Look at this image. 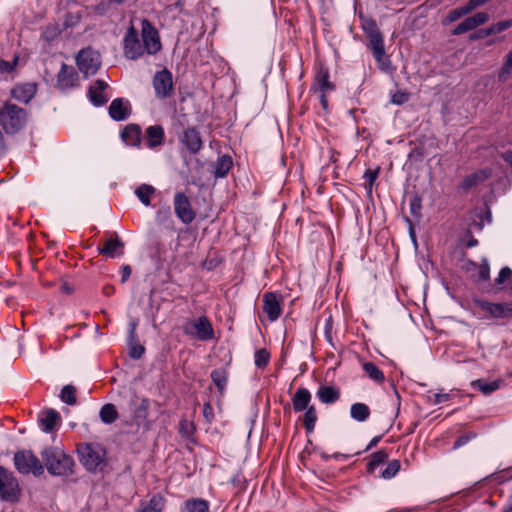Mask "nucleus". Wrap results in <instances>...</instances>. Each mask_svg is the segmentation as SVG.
Returning a JSON list of instances; mask_svg holds the SVG:
<instances>
[{
  "label": "nucleus",
  "instance_id": "47",
  "mask_svg": "<svg viewBox=\"0 0 512 512\" xmlns=\"http://www.w3.org/2000/svg\"><path fill=\"white\" fill-rule=\"evenodd\" d=\"M378 174L379 168L365 170L363 178L368 182V192H371L372 187L378 177Z\"/></svg>",
  "mask_w": 512,
  "mask_h": 512
},
{
  "label": "nucleus",
  "instance_id": "9",
  "mask_svg": "<svg viewBox=\"0 0 512 512\" xmlns=\"http://www.w3.org/2000/svg\"><path fill=\"white\" fill-rule=\"evenodd\" d=\"M475 304L482 311L489 314V318L506 319L512 317V302L495 303L487 300H475Z\"/></svg>",
  "mask_w": 512,
  "mask_h": 512
},
{
  "label": "nucleus",
  "instance_id": "2",
  "mask_svg": "<svg viewBox=\"0 0 512 512\" xmlns=\"http://www.w3.org/2000/svg\"><path fill=\"white\" fill-rule=\"evenodd\" d=\"M47 471L54 476H69L73 473L74 459L64 451L47 447L41 452Z\"/></svg>",
  "mask_w": 512,
  "mask_h": 512
},
{
  "label": "nucleus",
  "instance_id": "51",
  "mask_svg": "<svg viewBox=\"0 0 512 512\" xmlns=\"http://www.w3.org/2000/svg\"><path fill=\"white\" fill-rule=\"evenodd\" d=\"M512 277V270L509 267H503L499 273L498 276L495 279L496 284L501 285L506 280L510 279Z\"/></svg>",
  "mask_w": 512,
  "mask_h": 512
},
{
  "label": "nucleus",
  "instance_id": "34",
  "mask_svg": "<svg viewBox=\"0 0 512 512\" xmlns=\"http://www.w3.org/2000/svg\"><path fill=\"white\" fill-rule=\"evenodd\" d=\"M501 383V380L486 381L484 379H478L472 382V386L477 388L483 394L489 395L498 390Z\"/></svg>",
  "mask_w": 512,
  "mask_h": 512
},
{
  "label": "nucleus",
  "instance_id": "15",
  "mask_svg": "<svg viewBox=\"0 0 512 512\" xmlns=\"http://www.w3.org/2000/svg\"><path fill=\"white\" fill-rule=\"evenodd\" d=\"M263 310L271 322L276 321L282 312L278 295L274 292H266L263 295Z\"/></svg>",
  "mask_w": 512,
  "mask_h": 512
},
{
  "label": "nucleus",
  "instance_id": "36",
  "mask_svg": "<svg viewBox=\"0 0 512 512\" xmlns=\"http://www.w3.org/2000/svg\"><path fill=\"white\" fill-rule=\"evenodd\" d=\"M388 458V454L383 451L379 450L371 454L370 459L367 463V472L368 473H374V471L382 464L385 463V461Z\"/></svg>",
  "mask_w": 512,
  "mask_h": 512
},
{
  "label": "nucleus",
  "instance_id": "4",
  "mask_svg": "<svg viewBox=\"0 0 512 512\" xmlns=\"http://www.w3.org/2000/svg\"><path fill=\"white\" fill-rule=\"evenodd\" d=\"M27 111L16 104L6 102L0 109V125L8 135L18 133L26 124Z\"/></svg>",
  "mask_w": 512,
  "mask_h": 512
},
{
  "label": "nucleus",
  "instance_id": "19",
  "mask_svg": "<svg viewBox=\"0 0 512 512\" xmlns=\"http://www.w3.org/2000/svg\"><path fill=\"white\" fill-rule=\"evenodd\" d=\"M98 252L107 258H117L124 254V243L118 236L107 239L102 247H98Z\"/></svg>",
  "mask_w": 512,
  "mask_h": 512
},
{
  "label": "nucleus",
  "instance_id": "61",
  "mask_svg": "<svg viewBox=\"0 0 512 512\" xmlns=\"http://www.w3.org/2000/svg\"><path fill=\"white\" fill-rule=\"evenodd\" d=\"M469 441H470V438H468V435H461L454 442L453 448L454 449L460 448V447L466 445Z\"/></svg>",
  "mask_w": 512,
  "mask_h": 512
},
{
  "label": "nucleus",
  "instance_id": "46",
  "mask_svg": "<svg viewBox=\"0 0 512 512\" xmlns=\"http://www.w3.org/2000/svg\"><path fill=\"white\" fill-rule=\"evenodd\" d=\"M467 14H468V10H466L465 6L463 5V6H460V7H457L455 9L451 10L447 14L446 20L448 22H454Z\"/></svg>",
  "mask_w": 512,
  "mask_h": 512
},
{
  "label": "nucleus",
  "instance_id": "20",
  "mask_svg": "<svg viewBox=\"0 0 512 512\" xmlns=\"http://www.w3.org/2000/svg\"><path fill=\"white\" fill-rule=\"evenodd\" d=\"M165 138L164 129L161 125H151L145 130V145L149 149H156L163 145Z\"/></svg>",
  "mask_w": 512,
  "mask_h": 512
},
{
  "label": "nucleus",
  "instance_id": "6",
  "mask_svg": "<svg viewBox=\"0 0 512 512\" xmlns=\"http://www.w3.org/2000/svg\"><path fill=\"white\" fill-rule=\"evenodd\" d=\"M76 65L79 71L88 78L96 74L101 65V55L91 47L80 50L76 56Z\"/></svg>",
  "mask_w": 512,
  "mask_h": 512
},
{
  "label": "nucleus",
  "instance_id": "35",
  "mask_svg": "<svg viewBox=\"0 0 512 512\" xmlns=\"http://www.w3.org/2000/svg\"><path fill=\"white\" fill-rule=\"evenodd\" d=\"M365 374L376 383H383L385 380L384 373L373 363L366 362L362 366Z\"/></svg>",
  "mask_w": 512,
  "mask_h": 512
},
{
  "label": "nucleus",
  "instance_id": "14",
  "mask_svg": "<svg viewBox=\"0 0 512 512\" xmlns=\"http://www.w3.org/2000/svg\"><path fill=\"white\" fill-rule=\"evenodd\" d=\"M78 81V74L74 67L62 63L61 69L57 74V87L62 90L73 88Z\"/></svg>",
  "mask_w": 512,
  "mask_h": 512
},
{
  "label": "nucleus",
  "instance_id": "28",
  "mask_svg": "<svg viewBox=\"0 0 512 512\" xmlns=\"http://www.w3.org/2000/svg\"><path fill=\"white\" fill-rule=\"evenodd\" d=\"M180 512H210V505L207 500L190 498L180 506Z\"/></svg>",
  "mask_w": 512,
  "mask_h": 512
},
{
  "label": "nucleus",
  "instance_id": "3",
  "mask_svg": "<svg viewBox=\"0 0 512 512\" xmlns=\"http://www.w3.org/2000/svg\"><path fill=\"white\" fill-rule=\"evenodd\" d=\"M80 463L88 472L102 471L106 465V450L95 443H82L77 447Z\"/></svg>",
  "mask_w": 512,
  "mask_h": 512
},
{
  "label": "nucleus",
  "instance_id": "24",
  "mask_svg": "<svg viewBox=\"0 0 512 512\" xmlns=\"http://www.w3.org/2000/svg\"><path fill=\"white\" fill-rule=\"evenodd\" d=\"M311 393L307 388L299 387L292 397V405L295 412H302L309 408L311 402Z\"/></svg>",
  "mask_w": 512,
  "mask_h": 512
},
{
  "label": "nucleus",
  "instance_id": "12",
  "mask_svg": "<svg viewBox=\"0 0 512 512\" xmlns=\"http://www.w3.org/2000/svg\"><path fill=\"white\" fill-rule=\"evenodd\" d=\"M372 24V33H370L369 40H370V47L374 56L375 61L381 65V68L384 69V59L387 60L389 63V60L386 57L385 53V45L383 41V37L377 27L376 24Z\"/></svg>",
  "mask_w": 512,
  "mask_h": 512
},
{
  "label": "nucleus",
  "instance_id": "64",
  "mask_svg": "<svg viewBox=\"0 0 512 512\" xmlns=\"http://www.w3.org/2000/svg\"><path fill=\"white\" fill-rule=\"evenodd\" d=\"M371 23L376 24L374 20L369 19L368 21H366V23L363 26V28L368 36H370V33H372V29H373Z\"/></svg>",
  "mask_w": 512,
  "mask_h": 512
},
{
  "label": "nucleus",
  "instance_id": "57",
  "mask_svg": "<svg viewBox=\"0 0 512 512\" xmlns=\"http://www.w3.org/2000/svg\"><path fill=\"white\" fill-rule=\"evenodd\" d=\"M144 352H145V348L142 345L134 344L130 348L129 355L133 359H140L143 356Z\"/></svg>",
  "mask_w": 512,
  "mask_h": 512
},
{
  "label": "nucleus",
  "instance_id": "7",
  "mask_svg": "<svg viewBox=\"0 0 512 512\" xmlns=\"http://www.w3.org/2000/svg\"><path fill=\"white\" fill-rule=\"evenodd\" d=\"M20 487L14 474L0 466V499L6 502H17Z\"/></svg>",
  "mask_w": 512,
  "mask_h": 512
},
{
  "label": "nucleus",
  "instance_id": "58",
  "mask_svg": "<svg viewBox=\"0 0 512 512\" xmlns=\"http://www.w3.org/2000/svg\"><path fill=\"white\" fill-rule=\"evenodd\" d=\"M487 2L488 0H468L464 6L466 10H468V13H470L475 8L485 5Z\"/></svg>",
  "mask_w": 512,
  "mask_h": 512
},
{
  "label": "nucleus",
  "instance_id": "38",
  "mask_svg": "<svg viewBox=\"0 0 512 512\" xmlns=\"http://www.w3.org/2000/svg\"><path fill=\"white\" fill-rule=\"evenodd\" d=\"M211 379L218 390L222 393L227 386V372L224 369H215L211 372Z\"/></svg>",
  "mask_w": 512,
  "mask_h": 512
},
{
  "label": "nucleus",
  "instance_id": "63",
  "mask_svg": "<svg viewBox=\"0 0 512 512\" xmlns=\"http://www.w3.org/2000/svg\"><path fill=\"white\" fill-rule=\"evenodd\" d=\"M350 457H351V455L340 453V452H336V453L332 454V458L335 459L336 461H346V460L350 459Z\"/></svg>",
  "mask_w": 512,
  "mask_h": 512
},
{
  "label": "nucleus",
  "instance_id": "55",
  "mask_svg": "<svg viewBox=\"0 0 512 512\" xmlns=\"http://www.w3.org/2000/svg\"><path fill=\"white\" fill-rule=\"evenodd\" d=\"M18 62V57H15L12 62L1 59L0 60V71L10 73L15 69Z\"/></svg>",
  "mask_w": 512,
  "mask_h": 512
},
{
  "label": "nucleus",
  "instance_id": "54",
  "mask_svg": "<svg viewBox=\"0 0 512 512\" xmlns=\"http://www.w3.org/2000/svg\"><path fill=\"white\" fill-rule=\"evenodd\" d=\"M471 18H472L473 24L476 28L480 25L485 24L489 19V15L487 12H478V13L474 14L473 16H471Z\"/></svg>",
  "mask_w": 512,
  "mask_h": 512
},
{
  "label": "nucleus",
  "instance_id": "39",
  "mask_svg": "<svg viewBox=\"0 0 512 512\" xmlns=\"http://www.w3.org/2000/svg\"><path fill=\"white\" fill-rule=\"evenodd\" d=\"M60 399L67 405H75L77 402L75 387L72 385H65L60 392Z\"/></svg>",
  "mask_w": 512,
  "mask_h": 512
},
{
  "label": "nucleus",
  "instance_id": "13",
  "mask_svg": "<svg viewBox=\"0 0 512 512\" xmlns=\"http://www.w3.org/2000/svg\"><path fill=\"white\" fill-rule=\"evenodd\" d=\"M107 88V82L102 79H97L89 86L87 96L92 105L101 107L108 102L109 98L104 94Z\"/></svg>",
  "mask_w": 512,
  "mask_h": 512
},
{
  "label": "nucleus",
  "instance_id": "25",
  "mask_svg": "<svg viewBox=\"0 0 512 512\" xmlns=\"http://www.w3.org/2000/svg\"><path fill=\"white\" fill-rule=\"evenodd\" d=\"M316 397L323 404H333L340 398V391L331 385H321L316 392Z\"/></svg>",
  "mask_w": 512,
  "mask_h": 512
},
{
  "label": "nucleus",
  "instance_id": "8",
  "mask_svg": "<svg viewBox=\"0 0 512 512\" xmlns=\"http://www.w3.org/2000/svg\"><path fill=\"white\" fill-rule=\"evenodd\" d=\"M173 76L172 73L164 68L157 71L153 77V88L155 96L158 99H166L172 95L173 92Z\"/></svg>",
  "mask_w": 512,
  "mask_h": 512
},
{
  "label": "nucleus",
  "instance_id": "42",
  "mask_svg": "<svg viewBox=\"0 0 512 512\" xmlns=\"http://www.w3.org/2000/svg\"><path fill=\"white\" fill-rule=\"evenodd\" d=\"M270 360V354L266 349H259L254 354V364L259 369H264Z\"/></svg>",
  "mask_w": 512,
  "mask_h": 512
},
{
  "label": "nucleus",
  "instance_id": "32",
  "mask_svg": "<svg viewBox=\"0 0 512 512\" xmlns=\"http://www.w3.org/2000/svg\"><path fill=\"white\" fill-rule=\"evenodd\" d=\"M350 416L352 419L358 422L366 421L370 416V409L364 403H354L350 407Z\"/></svg>",
  "mask_w": 512,
  "mask_h": 512
},
{
  "label": "nucleus",
  "instance_id": "60",
  "mask_svg": "<svg viewBox=\"0 0 512 512\" xmlns=\"http://www.w3.org/2000/svg\"><path fill=\"white\" fill-rule=\"evenodd\" d=\"M131 268L129 265H123L121 267V282L125 283L131 276Z\"/></svg>",
  "mask_w": 512,
  "mask_h": 512
},
{
  "label": "nucleus",
  "instance_id": "45",
  "mask_svg": "<svg viewBox=\"0 0 512 512\" xmlns=\"http://www.w3.org/2000/svg\"><path fill=\"white\" fill-rule=\"evenodd\" d=\"M171 217V209L169 206L159 208L155 214V220L159 224H165Z\"/></svg>",
  "mask_w": 512,
  "mask_h": 512
},
{
  "label": "nucleus",
  "instance_id": "22",
  "mask_svg": "<svg viewBox=\"0 0 512 512\" xmlns=\"http://www.w3.org/2000/svg\"><path fill=\"white\" fill-rule=\"evenodd\" d=\"M195 329V336L202 341L211 340L214 337V330L206 316L198 317L192 324Z\"/></svg>",
  "mask_w": 512,
  "mask_h": 512
},
{
  "label": "nucleus",
  "instance_id": "40",
  "mask_svg": "<svg viewBox=\"0 0 512 512\" xmlns=\"http://www.w3.org/2000/svg\"><path fill=\"white\" fill-rule=\"evenodd\" d=\"M400 468V461L392 460L387 464L386 468L381 472L380 476L385 480L392 479L399 472Z\"/></svg>",
  "mask_w": 512,
  "mask_h": 512
},
{
  "label": "nucleus",
  "instance_id": "53",
  "mask_svg": "<svg viewBox=\"0 0 512 512\" xmlns=\"http://www.w3.org/2000/svg\"><path fill=\"white\" fill-rule=\"evenodd\" d=\"M420 211H421V198L416 195L410 201V212L413 216L420 217Z\"/></svg>",
  "mask_w": 512,
  "mask_h": 512
},
{
  "label": "nucleus",
  "instance_id": "48",
  "mask_svg": "<svg viewBox=\"0 0 512 512\" xmlns=\"http://www.w3.org/2000/svg\"><path fill=\"white\" fill-rule=\"evenodd\" d=\"M510 27H512V19L499 21L490 26V28L492 30V34L501 33L503 31L509 29Z\"/></svg>",
  "mask_w": 512,
  "mask_h": 512
},
{
  "label": "nucleus",
  "instance_id": "33",
  "mask_svg": "<svg viewBox=\"0 0 512 512\" xmlns=\"http://www.w3.org/2000/svg\"><path fill=\"white\" fill-rule=\"evenodd\" d=\"M156 192V189L149 184H141L135 189V195L139 201L146 207L151 205V196Z\"/></svg>",
  "mask_w": 512,
  "mask_h": 512
},
{
  "label": "nucleus",
  "instance_id": "17",
  "mask_svg": "<svg viewBox=\"0 0 512 512\" xmlns=\"http://www.w3.org/2000/svg\"><path fill=\"white\" fill-rule=\"evenodd\" d=\"M329 71L326 68H320L315 74L311 90L314 93H329L334 90L335 85L329 80Z\"/></svg>",
  "mask_w": 512,
  "mask_h": 512
},
{
  "label": "nucleus",
  "instance_id": "52",
  "mask_svg": "<svg viewBox=\"0 0 512 512\" xmlns=\"http://www.w3.org/2000/svg\"><path fill=\"white\" fill-rule=\"evenodd\" d=\"M332 328H333V325H332V318L329 317L326 322H325V326H324V337H325V340L332 346V347H335L334 345V342H333V338H332Z\"/></svg>",
  "mask_w": 512,
  "mask_h": 512
},
{
  "label": "nucleus",
  "instance_id": "1",
  "mask_svg": "<svg viewBox=\"0 0 512 512\" xmlns=\"http://www.w3.org/2000/svg\"><path fill=\"white\" fill-rule=\"evenodd\" d=\"M161 48L159 33L147 19L141 22V40L133 25L127 29L123 38V53L129 60H137L145 53L155 55Z\"/></svg>",
  "mask_w": 512,
  "mask_h": 512
},
{
  "label": "nucleus",
  "instance_id": "16",
  "mask_svg": "<svg viewBox=\"0 0 512 512\" xmlns=\"http://www.w3.org/2000/svg\"><path fill=\"white\" fill-rule=\"evenodd\" d=\"M109 116L114 121H124L131 114V105L127 99L116 98L109 106Z\"/></svg>",
  "mask_w": 512,
  "mask_h": 512
},
{
  "label": "nucleus",
  "instance_id": "56",
  "mask_svg": "<svg viewBox=\"0 0 512 512\" xmlns=\"http://www.w3.org/2000/svg\"><path fill=\"white\" fill-rule=\"evenodd\" d=\"M110 4H113V3L110 2L109 0L101 1L100 3H98L97 5L94 6V8H93L94 12L100 16H103V15L107 14V12L109 11Z\"/></svg>",
  "mask_w": 512,
  "mask_h": 512
},
{
  "label": "nucleus",
  "instance_id": "27",
  "mask_svg": "<svg viewBox=\"0 0 512 512\" xmlns=\"http://www.w3.org/2000/svg\"><path fill=\"white\" fill-rule=\"evenodd\" d=\"M59 419L60 414L54 409H49L43 412L39 418V427L43 432L50 433L54 430Z\"/></svg>",
  "mask_w": 512,
  "mask_h": 512
},
{
  "label": "nucleus",
  "instance_id": "18",
  "mask_svg": "<svg viewBox=\"0 0 512 512\" xmlns=\"http://www.w3.org/2000/svg\"><path fill=\"white\" fill-rule=\"evenodd\" d=\"M180 141L191 154L198 153L202 148L200 133L195 128L185 129Z\"/></svg>",
  "mask_w": 512,
  "mask_h": 512
},
{
  "label": "nucleus",
  "instance_id": "59",
  "mask_svg": "<svg viewBox=\"0 0 512 512\" xmlns=\"http://www.w3.org/2000/svg\"><path fill=\"white\" fill-rule=\"evenodd\" d=\"M448 400H450V394H448V393H436L434 395L433 403L435 405H437V404H441L443 402H446Z\"/></svg>",
  "mask_w": 512,
  "mask_h": 512
},
{
  "label": "nucleus",
  "instance_id": "30",
  "mask_svg": "<svg viewBox=\"0 0 512 512\" xmlns=\"http://www.w3.org/2000/svg\"><path fill=\"white\" fill-rule=\"evenodd\" d=\"M165 506V498L157 493L154 494L150 500L143 504L141 509L137 512H162Z\"/></svg>",
  "mask_w": 512,
  "mask_h": 512
},
{
  "label": "nucleus",
  "instance_id": "26",
  "mask_svg": "<svg viewBox=\"0 0 512 512\" xmlns=\"http://www.w3.org/2000/svg\"><path fill=\"white\" fill-rule=\"evenodd\" d=\"M490 175H491V171L489 169H480L478 171H475V172L467 175L463 179L460 187L464 190H468V189L475 187L478 184L484 182L486 179L489 178Z\"/></svg>",
  "mask_w": 512,
  "mask_h": 512
},
{
  "label": "nucleus",
  "instance_id": "44",
  "mask_svg": "<svg viewBox=\"0 0 512 512\" xmlns=\"http://www.w3.org/2000/svg\"><path fill=\"white\" fill-rule=\"evenodd\" d=\"M472 29H475L472 18L467 17L452 30V35H461Z\"/></svg>",
  "mask_w": 512,
  "mask_h": 512
},
{
  "label": "nucleus",
  "instance_id": "50",
  "mask_svg": "<svg viewBox=\"0 0 512 512\" xmlns=\"http://www.w3.org/2000/svg\"><path fill=\"white\" fill-rule=\"evenodd\" d=\"M491 35H493V34H492V30L489 26L487 28H482V29L475 31L474 33H471L469 35V39L474 41V40H478V39H484Z\"/></svg>",
  "mask_w": 512,
  "mask_h": 512
},
{
  "label": "nucleus",
  "instance_id": "37",
  "mask_svg": "<svg viewBox=\"0 0 512 512\" xmlns=\"http://www.w3.org/2000/svg\"><path fill=\"white\" fill-rule=\"evenodd\" d=\"M317 422V412L314 406L304 410L303 424L307 433H312Z\"/></svg>",
  "mask_w": 512,
  "mask_h": 512
},
{
  "label": "nucleus",
  "instance_id": "43",
  "mask_svg": "<svg viewBox=\"0 0 512 512\" xmlns=\"http://www.w3.org/2000/svg\"><path fill=\"white\" fill-rule=\"evenodd\" d=\"M512 72V50L508 53L499 73L498 79L500 82H505Z\"/></svg>",
  "mask_w": 512,
  "mask_h": 512
},
{
  "label": "nucleus",
  "instance_id": "41",
  "mask_svg": "<svg viewBox=\"0 0 512 512\" xmlns=\"http://www.w3.org/2000/svg\"><path fill=\"white\" fill-rule=\"evenodd\" d=\"M475 216L479 218V221H474V226L477 227L479 230H482L485 224L490 223L492 219L491 211L488 208L475 210Z\"/></svg>",
  "mask_w": 512,
  "mask_h": 512
},
{
  "label": "nucleus",
  "instance_id": "31",
  "mask_svg": "<svg viewBox=\"0 0 512 512\" xmlns=\"http://www.w3.org/2000/svg\"><path fill=\"white\" fill-rule=\"evenodd\" d=\"M99 418L106 425L114 423L118 418V412L115 405L111 403L104 404L100 408Z\"/></svg>",
  "mask_w": 512,
  "mask_h": 512
},
{
  "label": "nucleus",
  "instance_id": "21",
  "mask_svg": "<svg viewBox=\"0 0 512 512\" xmlns=\"http://www.w3.org/2000/svg\"><path fill=\"white\" fill-rule=\"evenodd\" d=\"M37 91L36 84L34 83H25L15 86L11 90V96L13 99L27 104L34 98Z\"/></svg>",
  "mask_w": 512,
  "mask_h": 512
},
{
  "label": "nucleus",
  "instance_id": "62",
  "mask_svg": "<svg viewBox=\"0 0 512 512\" xmlns=\"http://www.w3.org/2000/svg\"><path fill=\"white\" fill-rule=\"evenodd\" d=\"M408 100V96L405 93H397L392 97V102L394 104L400 105L405 103Z\"/></svg>",
  "mask_w": 512,
  "mask_h": 512
},
{
  "label": "nucleus",
  "instance_id": "10",
  "mask_svg": "<svg viewBox=\"0 0 512 512\" xmlns=\"http://www.w3.org/2000/svg\"><path fill=\"white\" fill-rule=\"evenodd\" d=\"M150 404V399L146 397H138L135 395L130 399L129 410L131 413V419L136 425L140 426L147 423Z\"/></svg>",
  "mask_w": 512,
  "mask_h": 512
},
{
  "label": "nucleus",
  "instance_id": "29",
  "mask_svg": "<svg viewBox=\"0 0 512 512\" xmlns=\"http://www.w3.org/2000/svg\"><path fill=\"white\" fill-rule=\"evenodd\" d=\"M233 167V160L229 155L219 156L214 164V177L224 178L228 175L229 171Z\"/></svg>",
  "mask_w": 512,
  "mask_h": 512
},
{
  "label": "nucleus",
  "instance_id": "11",
  "mask_svg": "<svg viewBox=\"0 0 512 512\" xmlns=\"http://www.w3.org/2000/svg\"><path fill=\"white\" fill-rule=\"evenodd\" d=\"M174 210L176 216L184 224H190L195 219V212L191 207L188 197L183 192H177L175 194Z\"/></svg>",
  "mask_w": 512,
  "mask_h": 512
},
{
  "label": "nucleus",
  "instance_id": "49",
  "mask_svg": "<svg viewBox=\"0 0 512 512\" xmlns=\"http://www.w3.org/2000/svg\"><path fill=\"white\" fill-rule=\"evenodd\" d=\"M478 277L481 281H487L490 278V265L487 260H483L479 265Z\"/></svg>",
  "mask_w": 512,
  "mask_h": 512
},
{
  "label": "nucleus",
  "instance_id": "23",
  "mask_svg": "<svg viewBox=\"0 0 512 512\" xmlns=\"http://www.w3.org/2000/svg\"><path fill=\"white\" fill-rule=\"evenodd\" d=\"M120 137L125 145L139 147L141 144V128L136 124H128L121 130Z\"/></svg>",
  "mask_w": 512,
  "mask_h": 512
},
{
  "label": "nucleus",
  "instance_id": "5",
  "mask_svg": "<svg viewBox=\"0 0 512 512\" xmlns=\"http://www.w3.org/2000/svg\"><path fill=\"white\" fill-rule=\"evenodd\" d=\"M14 465L21 474L40 476L44 467L39 458L31 450H21L14 454Z\"/></svg>",
  "mask_w": 512,
  "mask_h": 512
}]
</instances>
